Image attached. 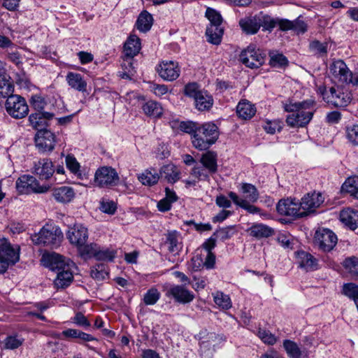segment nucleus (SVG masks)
I'll list each match as a JSON object with an SVG mask.
<instances>
[{"label": "nucleus", "instance_id": "1", "mask_svg": "<svg viewBox=\"0 0 358 358\" xmlns=\"http://www.w3.org/2000/svg\"><path fill=\"white\" fill-rule=\"evenodd\" d=\"M283 108L290 113L286 117V123L292 128L306 127L313 119L315 111V101L307 99L303 101H288L283 103Z\"/></svg>", "mask_w": 358, "mask_h": 358}, {"label": "nucleus", "instance_id": "2", "mask_svg": "<svg viewBox=\"0 0 358 358\" xmlns=\"http://www.w3.org/2000/svg\"><path fill=\"white\" fill-rule=\"evenodd\" d=\"M220 132L217 126L213 122L199 124L192 136L193 146L199 150H207L217 141Z\"/></svg>", "mask_w": 358, "mask_h": 358}, {"label": "nucleus", "instance_id": "3", "mask_svg": "<svg viewBox=\"0 0 358 358\" xmlns=\"http://www.w3.org/2000/svg\"><path fill=\"white\" fill-rule=\"evenodd\" d=\"M63 238V234L59 227L52 224H45L38 234L31 237L34 244L57 248Z\"/></svg>", "mask_w": 358, "mask_h": 358}, {"label": "nucleus", "instance_id": "4", "mask_svg": "<svg viewBox=\"0 0 358 358\" xmlns=\"http://www.w3.org/2000/svg\"><path fill=\"white\" fill-rule=\"evenodd\" d=\"M205 15L210 21V24L206 30L207 41L213 45H219L224 34V29L221 27L222 17L219 12L211 8L206 9Z\"/></svg>", "mask_w": 358, "mask_h": 358}, {"label": "nucleus", "instance_id": "5", "mask_svg": "<svg viewBox=\"0 0 358 358\" xmlns=\"http://www.w3.org/2000/svg\"><path fill=\"white\" fill-rule=\"evenodd\" d=\"M16 189L21 194H43L47 192L50 186L40 185L38 180L33 176L22 175L15 182Z\"/></svg>", "mask_w": 358, "mask_h": 358}, {"label": "nucleus", "instance_id": "6", "mask_svg": "<svg viewBox=\"0 0 358 358\" xmlns=\"http://www.w3.org/2000/svg\"><path fill=\"white\" fill-rule=\"evenodd\" d=\"M42 259L44 266L57 274L73 272L72 268L74 267V263L59 254L53 252L43 255Z\"/></svg>", "mask_w": 358, "mask_h": 358}, {"label": "nucleus", "instance_id": "7", "mask_svg": "<svg viewBox=\"0 0 358 358\" xmlns=\"http://www.w3.org/2000/svg\"><path fill=\"white\" fill-rule=\"evenodd\" d=\"M266 56L263 50L251 44L241 52L240 60L247 67L257 69L264 64Z\"/></svg>", "mask_w": 358, "mask_h": 358}, {"label": "nucleus", "instance_id": "8", "mask_svg": "<svg viewBox=\"0 0 358 358\" xmlns=\"http://www.w3.org/2000/svg\"><path fill=\"white\" fill-rule=\"evenodd\" d=\"M337 242V236L329 229L320 228L315 231L314 243L322 252L331 251L336 245Z\"/></svg>", "mask_w": 358, "mask_h": 358}, {"label": "nucleus", "instance_id": "9", "mask_svg": "<svg viewBox=\"0 0 358 358\" xmlns=\"http://www.w3.org/2000/svg\"><path fill=\"white\" fill-rule=\"evenodd\" d=\"M5 107L7 113L15 119L26 117L29 112V107L25 99L20 95L12 94L8 96Z\"/></svg>", "mask_w": 358, "mask_h": 358}, {"label": "nucleus", "instance_id": "10", "mask_svg": "<svg viewBox=\"0 0 358 358\" xmlns=\"http://www.w3.org/2000/svg\"><path fill=\"white\" fill-rule=\"evenodd\" d=\"M120 178L116 170L111 166L99 167L94 174V182L99 187H110L117 185Z\"/></svg>", "mask_w": 358, "mask_h": 358}, {"label": "nucleus", "instance_id": "11", "mask_svg": "<svg viewBox=\"0 0 358 358\" xmlns=\"http://www.w3.org/2000/svg\"><path fill=\"white\" fill-rule=\"evenodd\" d=\"M277 212L281 215L290 216L294 218L307 216V213L301 210L300 203L294 199H281L276 206Z\"/></svg>", "mask_w": 358, "mask_h": 358}, {"label": "nucleus", "instance_id": "12", "mask_svg": "<svg viewBox=\"0 0 358 358\" xmlns=\"http://www.w3.org/2000/svg\"><path fill=\"white\" fill-rule=\"evenodd\" d=\"M19 252L9 243L0 245V274L4 273L10 265L19 261Z\"/></svg>", "mask_w": 358, "mask_h": 358}, {"label": "nucleus", "instance_id": "13", "mask_svg": "<svg viewBox=\"0 0 358 358\" xmlns=\"http://www.w3.org/2000/svg\"><path fill=\"white\" fill-rule=\"evenodd\" d=\"M167 297H171L178 303L187 304L191 303L195 298L194 294L189 290L185 285H174L169 287L166 294Z\"/></svg>", "mask_w": 358, "mask_h": 358}, {"label": "nucleus", "instance_id": "14", "mask_svg": "<svg viewBox=\"0 0 358 358\" xmlns=\"http://www.w3.org/2000/svg\"><path fill=\"white\" fill-rule=\"evenodd\" d=\"M55 135L48 129L37 131L35 136V143L40 152H51L54 150L56 143Z\"/></svg>", "mask_w": 358, "mask_h": 358}, {"label": "nucleus", "instance_id": "15", "mask_svg": "<svg viewBox=\"0 0 358 358\" xmlns=\"http://www.w3.org/2000/svg\"><path fill=\"white\" fill-rule=\"evenodd\" d=\"M329 72L334 80L342 84H347L352 78V72L341 59L333 62L329 66Z\"/></svg>", "mask_w": 358, "mask_h": 358}, {"label": "nucleus", "instance_id": "16", "mask_svg": "<svg viewBox=\"0 0 358 358\" xmlns=\"http://www.w3.org/2000/svg\"><path fill=\"white\" fill-rule=\"evenodd\" d=\"M66 237L71 244L75 246H82L86 243L88 238V230L81 224H76L70 227L66 233Z\"/></svg>", "mask_w": 358, "mask_h": 358}, {"label": "nucleus", "instance_id": "17", "mask_svg": "<svg viewBox=\"0 0 358 358\" xmlns=\"http://www.w3.org/2000/svg\"><path fill=\"white\" fill-rule=\"evenodd\" d=\"M55 171L52 162L48 158L40 159L34 162L33 173L40 180L50 179Z\"/></svg>", "mask_w": 358, "mask_h": 358}, {"label": "nucleus", "instance_id": "18", "mask_svg": "<svg viewBox=\"0 0 358 358\" xmlns=\"http://www.w3.org/2000/svg\"><path fill=\"white\" fill-rule=\"evenodd\" d=\"M157 71L159 76L167 81L176 80L180 76V69L177 62L173 61L162 62L159 64Z\"/></svg>", "mask_w": 358, "mask_h": 358}, {"label": "nucleus", "instance_id": "19", "mask_svg": "<svg viewBox=\"0 0 358 358\" xmlns=\"http://www.w3.org/2000/svg\"><path fill=\"white\" fill-rule=\"evenodd\" d=\"M278 27L282 31H287L291 30L296 34H303L308 30V24L301 15L294 20H289L287 19L279 20Z\"/></svg>", "mask_w": 358, "mask_h": 358}, {"label": "nucleus", "instance_id": "20", "mask_svg": "<svg viewBox=\"0 0 358 358\" xmlns=\"http://www.w3.org/2000/svg\"><path fill=\"white\" fill-rule=\"evenodd\" d=\"M324 202V197L321 193L313 192L306 194L300 202L302 210L307 213V215L318 208Z\"/></svg>", "mask_w": 358, "mask_h": 358}, {"label": "nucleus", "instance_id": "21", "mask_svg": "<svg viewBox=\"0 0 358 358\" xmlns=\"http://www.w3.org/2000/svg\"><path fill=\"white\" fill-rule=\"evenodd\" d=\"M141 50L140 38L136 35H130L124 45V62H127L132 66L131 59H133Z\"/></svg>", "mask_w": 358, "mask_h": 358}, {"label": "nucleus", "instance_id": "22", "mask_svg": "<svg viewBox=\"0 0 358 358\" xmlns=\"http://www.w3.org/2000/svg\"><path fill=\"white\" fill-rule=\"evenodd\" d=\"M54 114L49 112H36L31 113L29 117L30 124L34 129L40 131L47 129L48 121L51 120Z\"/></svg>", "mask_w": 358, "mask_h": 358}, {"label": "nucleus", "instance_id": "23", "mask_svg": "<svg viewBox=\"0 0 358 358\" xmlns=\"http://www.w3.org/2000/svg\"><path fill=\"white\" fill-rule=\"evenodd\" d=\"M260 19L258 15L242 18L239 21V25L243 31L248 35L255 34L260 29Z\"/></svg>", "mask_w": 358, "mask_h": 358}, {"label": "nucleus", "instance_id": "24", "mask_svg": "<svg viewBox=\"0 0 358 358\" xmlns=\"http://www.w3.org/2000/svg\"><path fill=\"white\" fill-rule=\"evenodd\" d=\"M297 258L299 266L306 271H313L318 269V261L311 254L305 251L297 252Z\"/></svg>", "mask_w": 358, "mask_h": 358}, {"label": "nucleus", "instance_id": "25", "mask_svg": "<svg viewBox=\"0 0 358 358\" xmlns=\"http://www.w3.org/2000/svg\"><path fill=\"white\" fill-rule=\"evenodd\" d=\"M199 162L210 174L217 172V155L215 152L208 150L202 154Z\"/></svg>", "mask_w": 358, "mask_h": 358}, {"label": "nucleus", "instance_id": "26", "mask_svg": "<svg viewBox=\"0 0 358 358\" xmlns=\"http://www.w3.org/2000/svg\"><path fill=\"white\" fill-rule=\"evenodd\" d=\"M340 220L350 229L355 230L358 227V210L351 208L341 210Z\"/></svg>", "mask_w": 358, "mask_h": 358}, {"label": "nucleus", "instance_id": "27", "mask_svg": "<svg viewBox=\"0 0 358 358\" xmlns=\"http://www.w3.org/2000/svg\"><path fill=\"white\" fill-rule=\"evenodd\" d=\"M66 80L72 89L81 92L87 91V82L81 74L69 72L66 76Z\"/></svg>", "mask_w": 358, "mask_h": 358}, {"label": "nucleus", "instance_id": "28", "mask_svg": "<svg viewBox=\"0 0 358 358\" xmlns=\"http://www.w3.org/2000/svg\"><path fill=\"white\" fill-rule=\"evenodd\" d=\"M52 194L57 201L63 203L70 202L75 196L74 189L68 186L54 189Z\"/></svg>", "mask_w": 358, "mask_h": 358}, {"label": "nucleus", "instance_id": "29", "mask_svg": "<svg viewBox=\"0 0 358 358\" xmlns=\"http://www.w3.org/2000/svg\"><path fill=\"white\" fill-rule=\"evenodd\" d=\"M166 243L169 245L168 250L170 252L178 254L182 249L180 234L175 230L168 231L166 235Z\"/></svg>", "mask_w": 358, "mask_h": 358}, {"label": "nucleus", "instance_id": "30", "mask_svg": "<svg viewBox=\"0 0 358 358\" xmlns=\"http://www.w3.org/2000/svg\"><path fill=\"white\" fill-rule=\"evenodd\" d=\"M250 235L257 239L268 238L274 234V230L264 224H255L248 229Z\"/></svg>", "mask_w": 358, "mask_h": 358}, {"label": "nucleus", "instance_id": "31", "mask_svg": "<svg viewBox=\"0 0 358 358\" xmlns=\"http://www.w3.org/2000/svg\"><path fill=\"white\" fill-rule=\"evenodd\" d=\"M196 108L201 111L210 110L213 105V96L206 91H202L194 99Z\"/></svg>", "mask_w": 358, "mask_h": 358}, {"label": "nucleus", "instance_id": "32", "mask_svg": "<svg viewBox=\"0 0 358 358\" xmlns=\"http://www.w3.org/2000/svg\"><path fill=\"white\" fill-rule=\"evenodd\" d=\"M255 112V106L247 100L240 101L236 106L237 115L243 120L252 118Z\"/></svg>", "mask_w": 358, "mask_h": 358}, {"label": "nucleus", "instance_id": "33", "mask_svg": "<svg viewBox=\"0 0 358 358\" xmlns=\"http://www.w3.org/2000/svg\"><path fill=\"white\" fill-rule=\"evenodd\" d=\"M160 175L169 182L175 183L180 179V172L173 164H167L160 169Z\"/></svg>", "mask_w": 358, "mask_h": 358}, {"label": "nucleus", "instance_id": "34", "mask_svg": "<svg viewBox=\"0 0 358 358\" xmlns=\"http://www.w3.org/2000/svg\"><path fill=\"white\" fill-rule=\"evenodd\" d=\"M169 124L172 129L178 128L182 131L190 134L191 137L195 134L199 124V123L192 121L180 122L178 120H173L170 122Z\"/></svg>", "mask_w": 358, "mask_h": 358}, {"label": "nucleus", "instance_id": "35", "mask_svg": "<svg viewBox=\"0 0 358 358\" xmlns=\"http://www.w3.org/2000/svg\"><path fill=\"white\" fill-rule=\"evenodd\" d=\"M153 18L151 14L144 10L140 13L136 22V28L141 32H147L152 25Z\"/></svg>", "mask_w": 358, "mask_h": 358}, {"label": "nucleus", "instance_id": "36", "mask_svg": "<svg viewBox=\"0 0 358 358\" xmlns=\"http://www.w3.org/2000/svg\"><path fill=\"white\" fill-rule=\"evenodd\" d=\"M138 179L143 185L152 186L157 183L159 176L155 169L150 168L140 174Z\"/></svg>", "mask_w": 358, "mask_h": 358}, {"label": "nucleus", "instance_id": "37", "mask_svg": "<svg viewBox=\"0 0 358 358\" xmlns=\"http://www.w3.org/2000/svg\"><path fill=\"white\" fill-rule=\"evenodd\" d=\"M144 113L148 116L158 117L162 115L163 109L160 103L152 100L148 101L142 106Z\"/></svg>", "mask_w": 358, "mask_h": 358}, {"label": "nucleus", "instance_id": "38", "mask_svg": "<svg viewBox=\"0 0 358 358\" xmlns=\"http://www.w3.org/2000/svg\"><path fill=\"white\" fill-rule=\"evenodd\" d=\"M345 271L352 278H358V257L351 256L346 257L343 263Z\"/></svg>", "mask_w": 358, "mask_h": 358}, {"label": "nucleus", "instance_id": "39", "mask_svg": "<svg viewBox=\"0 0 358 358\" xmlns=\"http://www.w3.org/2000/svg\"><path fill=\"white\" fill-rule=\"evenodd\" d=\"M7 74L0 76V97H8L13 94L14 85Z\"/></svg>", "mask_w": 358, "mask_h": 358}, {"label": "nucleus", "instance_id": "40", "mask_svg": "<svg viewBox=\"0 0 358 358\" xmlns=\"http://www.w3.org/2000/svg\"><path fill=\"white\" fill-rule=\"evenodd\" d=\"M283 348L289 358H301L303 355V351L297 343L291 340H285L283 341Z\"/></svg>", "mask_w": 358, "mask_h": 358}, {"label": "nucleus", "instance_id": "41", "mask_svg": "<svg viewBox=\"0 0 358 358\" xmlns=\"http://www.w3.org/2000/svg\"><path fill=\"white\" fill-rule=\"evenodd\" d=\"M241 189L242 193L246 194V198L248 199V201L255 203L259 199V194L257 187L254 185L243 182L241 184Z\"/></svg>", "mask_w": 358, "mask_h": 358}, {"label": "nucleus", "instance_id": "42", "mask_svg": "<svg viewBox=\"0 0 358 358\" xmlns=\"http://www.w3.org/2000/svg\"><path fill=\"white\" fill-rule=\"evenodd\" d=\"M73 280V272H64L57 274L54 285L57 289H64L69 287Z\"/></svg>", "mask_w": 358, "mask_h": 358}, {"label": "nucleus", "instance_id": "43", "mask_svg": "<svg viewBox=\"0 0 358 358\" xmlns=\"http://www.w3.org/2000/svg\"><path fill=\"white\" fill-rule=\"evenodd\" d=\"M116 251L113 249L101 248L99 245L98 250L95 253V259L98 261L113 262L116 256Z\"/></svg>", "mask_w": 358, "mask_h": 358}, {"label": "nucleus", "instance_id": "44", "mask_svg": "<svg viewBox=\"0 0 358 358\" xmlns=\"http://www.w3.org/2000/svg\"><path fill=\"white\" fill-rule=\"evenodd\" d=\"M91 276L97 280H103L108 275V269L103 263L96 264L91 268Z\"/></svg>", "mask_w": 358, "mask_h": 358}, {"label": "nucleus", "instance_id": "45", "mask_svg": "<svg viewBox=\"0 0 358 358\" xmlns=\"http://www.w3.org/2000/svg\"><path fill=\"white\" fill-rule=\"evenodd\" d=\"M5 56L9 62L13 63L18 68L22 67L23 64V57L22 54L19 52L16 45L15 48H12L6 50L5 52Z\"/></svg>", "mask_w": 358, "mask_h": 358}, {"label": "nucleus", "instance_id": "46", "mask_svg": "<svg viewBox=\"0 0 358 358\" xmlns=\"http://www.w3.org/2000/svg\"><path fill=\"white\" fill-rule=\"evenodd\" d=\"M24 339L17 334L8 336L3 341V348L6 350H15L20 347Z\"/></svg>", "mask_w": 358, "mask_h": 358}, {"label": "nucleus", "instance_id": "47", "mask_svg": "<svg viewBox=\"0 0 358 358\" xmlns=\"http://www.w3.org/2000/svg\"><path fill=\"white\" fill-rule=\"evenodd\" d=\"M269 64L274 68L285 69L289 62L285 56L280 53H270Z\"/></svg>", "mask_w": 358, "mask_h": 358}, {"label": "nucleus", "instance_id": "48", "mask_svg": "<svg viewBox=\"0 0 358 358\" xmlns=\"http://www.w3.org/2000/svg\"><path fill=\"white\" fill-rule=\"evenodd\" d=\"M66 166L67 169L75 176L79 178L83 179L82 174L80 172V165L77 161L76 157L72 155H66L65 158Z\"/></svg>", "mask_w": 358, "mask_h": 358}, {"label": "nucleus", "instance_id": "49", "mask_svg": "<svg viewBox=\"0 0 358 358\" xmlns=\"http://www.w3.org/2000/svg\"><path fill=\"white\" fill-rule=\"evenodd\" d=\"M319 90L322 94L323 99L331 104L332 100H336V98L339 96L338 94H341L342 92L339 89H336L334 87H331L327 90L326 87L321 86L320 87Z\"/></svg>", "mask_w": 358, "mask_h": 358}, {"label": "nucleus", "instance_id": "50", "mask_svg": "<svg viewBox=\"0 0 358 358\" xmlns=\"http://www.w3.org/2000/svg\"><path fill=\"white\" fill-rule=\"evenodd\" d=\"M342 294L355 302V300H358V285L352 282L345 283Z\"/></svg>", "mask_w": 358, "mask_h": 358}, {"label": "nucleus", "instance_id": "51", "mask_svg": "<svg viewBox=\"0 0 358 358\" xmlns=\"http://www.w3.org/2000/svg\"><path fill=\"white\" fill-rule=\"evenodd\" d=\"M358 189V176L349 177L341 186V192L350 194Z\"/></svg>", "mask_w": 358, "mask_h": 358}, {"label": "nucleus", "instance_id": "52", "mask_svg": "<svg viewBox=\"0 0 358 358\" xmlns=\"http://www.w3.org/2000/svg\"><path fill=\"white\" fill-rule=\"evenodd\" d=\"M214 302L220 308L228 310L231 307V302L229 296L223 292H217L214 296Z\"/></svg>", "mask_w": 358, "mask_h": 358}, {"label": "nucleus", "instance_id": "53", "mask_svg": "<svg viewBox=\"0 0 358 358\" xmlns=\"http://www.w3.org/2000/svg\"><path fill=\"white\" fill-rule=\"evenodd\" d=\"M260 19V27H262L264 29L271 31L276 25L278 26L280 19H274L267 15H258Z\"/></svg>", "mask_w": 358, "mask_h": 358}, {"label": "nucleus", "instance_id": "54", "mask_svg": "<svg viewBox=\"0 0 358 358\" xmlns=\"http://www.w3.org/2000/svg\"><path fill=\"white\" fill-rule=\"evenodd\" d=\"M98 246L96 243H92L90 244H84L82 246H77L78 251L80 255L83 257H93L95 258V253L98 250Z\"/></svg>", "mask_w": 358, "mask_h": 358}, {"label": "nucleus", "instance_id": "55", "mask_svg": "<svg viewBox=\"0 0 358 358\" xmlns=\"http://www.w3.org/2000/svg\"><path fill=\"white\" fill-rule=\"evenodd\" d=\"M160 298V292L157 289L152 287L144 294L143 302L147 306L155 304Z\"/></svg>", "mask_w": 358, "mask_h": 358}, {"label": "nucleus", "instance_id": "56", "mask_svg": "<svg viewBox=\"0 0 358 358\" xmlns=\"http://www.w3.org/2000/svg\"><path fill=\"white\" fill-rule=\"evenodd\" d=\"M339 96L336 98V100H332V104L336 107H345L352 101V94L348 91L343 92L338 94Z\"/></svg>", "mask_w": 358, "mask_h": 358}, {"label": "nucleus", "instance_id": "57", "mask_svg": "<svg viewBox=\"0 0 358 358\" xmlns=\"http://www.w3.org/2000/svg\"><path fill=\"white\" fill-rule=\"evenodd\" d=\"M190 173L199 180L203 181H209L210 176L211 175L203 166H194Z\"/></svg>", "mask_w": 358, "mask_h": 358}, {"label": "nucleus", "instance_id": "58", "mask_svg": "<svg viewBox=\"0 0 358 358\" xmlns=\"http://www.w3.org/2000/svg\"><path fill=\"white\" fill-rule=\"evenodd\" d=\"M99 208L104 213L113 215L116 212L117 205L113 201L103 198L100 201Z\"/></svg>", "mask_w": 358, "mask_h": 358}, {"label": "nucleus", "instance_id": "59", "mask_svg": "<svg viewBox=\"0 0 358 358\" xmlns=\"http://www.w3.org/2000/svg\"><path fill=\"white\" fill-rule=\"evenodd\" d=\"M257 334L264 343L273 345L276 343L277 339L275 335L266 329H259Z\"/></svg>", "mask_w": 358, "mask_h": 358}, {"label": "nucleus", "instance_id": "60", "mask_svg": "<svg viewBox=\"0 0 358 358\" xmlns=\"http://www.w3.org/2000/svg\"><path fill=\"white\" fill-rule=\"evenodd\" d=\"M233 227H227L224 228H220L217 229L214 233L213 236L217 238H220L221 241H225L230 238L233 235Z\"/></svg>", "mask_w": 358, "mask_h": 358}, {"label": "nucleus", "instance_id": "61", "mask_svg": "<svg viewBox=\"0 0 358 358\" xmlns=\"http://www.w3.org/2000/svg\"><path fill=\"white\" fill-rule=\"evenodd\" d=\"M309 48L311 52L315 54L324 55L327 52V44L321 43L319 41H313L309 45Z\"/></svg>", "mask_w": 358, "mask_h": 358}, {"label": "nucleus", "instance_id": "62", "mask_svg": "<svg viewBox=\"0 0 358 358\" xmlns=\"http://www.w3.org/2000/svg\"><path fill=\"white\" fill-rule=\"evenodd\" d=\"M201 92V90H199V85L196 83H188L185 86L184 88V94L189 97L194 98V99Z\"/></svg>", "mask_w": 358, "mask_h": 358}, {"label": "nucleus", "instance_id": "63", "mask_svg": "<svg viewBox=\"0 0 358 358\" xmlns=\"http://www.w3.org/2000/svg\"><path fill=\"white\" fill-rule=\"evenodd\" d=\"M31 103L37 112H41L46 105V101L41 96L34 95L31 96Z\"/></svg>", "mask_w": 358, "mask_h": 358}, {"label": "nucleus", "instance_id": "64", "mask_svg": "<svg viewBox=\"0 0 358 358\" xmlns=\"http://www.w3.org/2000/svg\"><path fill=\"white\" fill-rule=\"evenodd\" d=\"M347 137L354 145H358V125L354 124L347 128Z\"/></svg>", "mask_w": 358, "mask_h": 358}]
</instances>
